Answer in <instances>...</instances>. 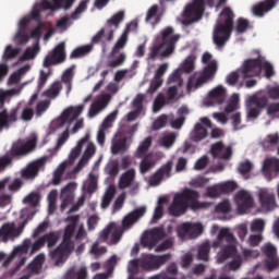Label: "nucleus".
Returning <instances> with one entry per match:
<instances>
[{
  "label": "nucleus",
  "mask_w": 279,
  "mask_h": 279,
  "mask_svg": "<svg viewBox=\"0 0 279 279\" xmlns=\"http://www.w3.org/2000/svg\"><path fill=\"white\" fill-rule=\"evenodd\" d=\"M93 51V46L86 45L75 48L71 54L70 60H77V58H84V56H88Z\"/></svg>",
  "instance_id": "nucleus-43"
},
{
  "label": "nucleus",
  "mask_w": 279,
  "mask_h": 279,
  "mask_svg": "<svg viewBox=\"0 0 279 279\" xmlns=\"http://www.w3.org/2000/svg\"><path fill=\"white\" fill-rule=\"evenodd\" d=\"M173 170V161L169 160L162 165L150 178V186H160L162 180L171 178V171Z\"/></svg>",
  "instance_id": "nucleus-19"
},
{
  "label": "nucleus",
  "mask_w": 279,
  "mask_h": 279,
  "mask_svg": "<svg viewBox=\"0 0 279 279\" xmlns=\"http://www.w3.org/2000/svg\"><path fill=\"white\" fill-rule=\"evenodd\" d=\"M217 69H219L217 61H211L209 64H207V66L203 69L199 77L196 78L194 88H201V86L207 84L209 80H213V77H215V74L217 73Z\"/></svg>",
  "instance_id": "nucleus-26"
},
{
  "label": "nucleus",
  "mask_w": 279,
  "mask_h": 279,
  "mask_svg": "<svg viewBox=\"0 0 279 279\" xmlns=\"http://www.w3.org/2000/svg\"><path fill=\"white\" fill-rule=\"evenodd\" d=\"M118 114L119 110H114L102 121L97 133V141L99 145L104 146L106 143V131L109 130V128H112V123L117 120Z\"/></svg>",
  "instance_id": "nucleus-27"
},
{
  "label": "nucleus",
  "mask_w": 279,
  "mask_h": 279,
  "mask_svg": "<svg viewBox=\"0 0 279 279\" xmlns=\"http://www.w3.org/2000/svg\"><path fill=\"white\" fill-rule=\"evenodd\" d=\"M12 158L4 154L3 156H0V173H4V171H8L10 167H12Z\"/></svg>",
  "instance_id": "nucleus-59"
},
{
  "label": "nucleus",
  "mask_w": 279,
  "mask_h": 279,
  "mask_svg": "<svg viewBox=\"0 0 279 279\" xmlns=\"http://www.w3.org/2000/svg\"><path fill=\"white\" fill-rule=\"evenodd\" d=\"M29 71V65H24L20 68L16 72H13L9 77V84H19L21 82V78L25 73Z\"/></svg>",
  "instance_id": "nucleus-48"
},
{
  "label": "nucleus",
  "mask_w": 279,
  "mask_h": 279,
  "mask_svg": "<svg viewBox=\"0 0 279 279\" xmlns=\"http://www.w3.org/2000/svg\"><path fill=\"white\" fill-rule=\"evenodd\" d=\"M220 186V193L221 195H226L228 193H232L233 191H236V182L234 181H227L225 183L218 184Z\"/></svg>",
  "instance_id": "nucleus-55"
},
{
  "label": "nucleus",
  "mask_w": 279,
  "mask_h": 279,
  "mask_svg": "<svg viewBox=\"0 0 279 279\" xmlns=\"http://www.w3.org/2000/svg\"><path fill=\"white\" fill-rule=\"evenodd\" d=\"M38 51H40V45L38 43L34 44L33 47H27L23 56L20 57V62H25V60H33V58L38 56Z\"/></svg>",
  "instance_id": "nucleus-42"
},
{
  "label": "nucleus",
  "mask_w": 279,
  "mask_h": 279,
  "mask_svg": "<svg viewBox=\"0 0 279 279\" xmlns=\"http://www.w3.org/2000/svg\"><path fill=\"white\" fill-rule=\"evenodd\" d=\"M36 137H33L28 141L17 140L14 142L9 151L5 153L9 158H11V162L14 161V158H23V156H27L31 151L36 149Z\"/></svg>",
  "instance_id": "nucleus-10"
},
{
  "label": "nucleus",
  "mask_w": 279,
  "mask_h": 279,
  "mask_svg": "<svg viewBox=\"0 0 279 279\" xmlns=\"http://www.w3.org/2000/svg\"><path fill=\"white\" fill-rule=\"evenodd\" d=\"M199 121L190 133L193 143H202L208 136V128H213V122L207 117L201 118Z\"/></svg>",
  "instance_id": "nucleus-15"
},
{
  "label": "nucleus",
  "mask_w": 279,
  "mask_h": 279,
  "mask_svg": "<svg viewBox=\"0 0 279 279\" xmlns=\"http://www.w3.org/2000/svg\"><path fill=\"white\" fill-rule=\"evenodd\" d=\"M232 210L230 205V201H222L216 206V213H222L223 215H228Z\"/></svg>",
  "instance_id": "nucleus-64"
},
{
  "label": "nucleus",
  "mask_w": 279,
  "mask_h": 279,
  "mask_svg": "<svg viewBox=\"0 0 279 279\" xmlns=\"http://www.w3.org/2000/svg\"><path fill=\"white\" fill-rule=\"evenodd\" d=\"M209 97L213 101H216L219 106L226 101V88L223 86H217L209 92Z\"/></svg>",
  "instance_id": "nucleus-38"
},
{
  "label": "nucleus",
  "mask_w": 279,
  "mask_h": 279,
  "mask_svg": "<svg viewBox=\"0 0 279 279\" xmlns=\"http://www.w3.org/2000/svg\"><path fill=\"white\" fill-rule=\"evenodd\" d=\"M142 245L144 247H148V250H154L156 245H158L157 240L149 234V232L146 233V235L142 239Z\"/></svg>",
  "instance_id": "nucleus-57"
},
{
  "label": "nucleus",
  "mask_w": 279,
  "mask_h": 279,
  "mask_svg": "<svg viewBox=\"0 0 279 279\" xmlns=\"http://www.w3.org/2000/svg\"><path fill=\"white\" fill-rule=\"evenodd\" d=\"M248 28H250V21H247L243 17H239L238 19V24L235 26V31L239 34H245V32H247Z\"/></svg>",
  "instance_id": "nucleus-61"
},
{
  "label": "nucleus",
  "mask_w": 279,
  "mask_h": 279,
  "mask_svg": "<svg viewBox=\"0 0 279 279\" xmlns=\"http://www.w3.org/2000/svg\"><path fill=\"white\" fill-rule=\"evenodd\" d=\"M126 149H128V138L125 137L113 142L111 146V151L114 156H117L118 154H125Z\"/></svg>",
  "instance_id": "nucleus-46"
},
{
  "label": "nucleus",
  "mask_w": 279,
  "mask_h": 279,
  "mask_svg": "<svg viewBox=\"0 0 279 279\" xmlns=\"http://www.w3.org/2000/svg\"><path fill=\"white\" fill-rule=\"evenodd\" d=\"M49 106H51V101L49 100L39 101L36 106V117H43L44 112L49 110Z\"/></svg>",
  "instance_id": "nucleus-62"
},
{
  "label": "nucleus",
  "mask_w": 279,
  "mask_h": 279,
  "mask_svg": "<svg viewBox=\"0 0 279 279\" xmlns=\"http://www.w3.org/2000/svg\"><path fill=\"white\" fill-rule=\"evenodd\" d=\"M112 100V95L110 94H104L100 95L90 106L89 108V117H97L101 110L108 107V104Z\"/></svg>",
  "instance_id": "nucleus-29"
},
{
  "label": "nucleus",
  "mask_w": 279,
  "mask_h": 279,
  "mask_svg": "<svg viewBox=\"0 0 279 279\" xmlns=\"http://www.w3.org/2000/svg\"><path fill=\"white\" fill-rule=\"evenodd\" d=\"M49 80V75L45 73V71L40 72L39 78H38V84H37V93L33 94L29 100V104H34L36 99H38V94L43 88H45V84H47V81Z\"/></svg>",
  "instance_id": "nucleus-44"
},
{
  "label": "nucleus",
  "mask_w": 279,
  "mask_h": 279,
  "mask_svg": "<svg viewBox=\"0 0 279 279\" xmlns=\"http://www.w3.org/2000/svg\"><path fill=\"white\" fill-rule=\"evenodd\" d=\"M263 172L265 175H271V173H279V159L267 158L264 160Z\"/></svg>",
  "instance_id": "nucleus-34"
},
{
  "label": "nucleus",
  "mask_w": 279,
  "mask_h": 279,
  "mask_svg": "<svg viewBox=\"0 0 279 279\" xmlns=\"http://www.w3.org/2000/svg\"><path fill=\"white\" fill-rule=\"evenodd\" d=\"M60 90H62V84H60V82H54L44 92V97H47L48 99H56V97L60 95Z\"/></svg>",
  "instance_id": "nucleus-47"
},
{
  "label": "nucleus",
  "mask_w": 279,
  "mask_h": 279,
  "mask_svg": "<svg viewBox=\"0 0 279 279\" xmlns=\"http://www.w3.org/2000/svg\"><path fill=\"white\" fill-rule=\"evenodd\" d=\"M208 182H210V179L206 177H196L190 181V186H193V189H204Z\"/></svg>",
  "instance_id": "nucleus-56"
},
{
  "label": "nucleus",
  "mask_w": 279,
  "mask_h": 279,
  "mask_svg": "<svg viewBox=\"0 0 279 279\" xmlns=\"http://www.w3.org/2000/svg\"><path fill=\"white\" fill-rule=\"evenodd\" d=\"M70 223L65 227L63 232L62 242L57 248L50 252V257L54 260L56 265H62L69 258V254L75 250V242L72 240L75 234V228L80 221V216L68 217Z\"/></svg>",
  "instance_id": "nucleus-4"
},
{
  "label": "nucleus",
  "mask_w": 279,
  "mask_h": 279,
  "mask_svg": "<svg viewBox=\"0 0 279 279\" xmlns=\"http://www.w3.org/2000/svg\"><path fill=\"white\" fill-rule=\"evenodd\" d=\"M19 53H21V48H14L12 45H8L2 54V59L4 62H8V60H14V58H17Z\"/></svg>",
  "instance_id": "nucleus-49"
},
{
  "label": "nucleus",
  "mask_w": 279,
  "mask_h": 279,
  "mask_svg": "<svg viewBox=\"0 0 279 279\" xmlns=\"http://www.w3.org/2000/svg\"><path fill=\"white\" fill-rule=\"evenodd\" d=\"M88 141H90V134H86L83 138L78 141L76 147H74L70 153V162H74V160H77V158H80V154H82V147H84V145H86Z\"/></svg>",
  "instance_id": "nucleus-36"
},
{
  "label": "nucleus",
  "mask_w": 279,
  "mask_h": 279,
  "mask_svg": "<svg viewBox=\"0 0 279 279\" xmlns=\"http://www.w3.org/2000/svg\"><path fill=\"white\" fill-rule=\"evenodd\" d=\"M41 241H44V245L47 243V247L51 250V247H56V245H58L60 234H58L56 231H50L41 236Z\"/></svg>",
  "instance_id": "nucleus-39"
},
{
  "label": "nucleus",
  "mask_w": 279,
  "mask_h": 279,
  "mask_svg": "<svg viewBox=\"0 0 279 279\" xmlns=\"http://www.w3.org/2000/svg\"><path fill=\"white\" fill-rule=\"evenodd\" d=\"M66 44L64 41H61L58 46L52 49L51 52H49L45 60H44V66L45 69H49V66H56V64H62L64 60H66Z\"/></svg>",
  "instance_id": "nucleus-12"
},
{
  "label": "nucleus",
  "mask_w": 279,
  "mask_h": 279,
  "mask_svg": "<svg viewBox=\"0 0 279 279\" xmlns=\"http://www.w3.org/2000/svg\"><path fill=\"white\" fill-rule=\"evenodd\" d=\"M41 247H45V242L43 238H39L33 244H32V240L27 239V240H24L21 246H16L13 250V256H19L21 254H36V252H39Z\"/></svg>",
  "instance_id": "nucleus-21"
},
{
  "label": "nucleus",
  "mask_w": 279,
  "mask_h": 279,
  "mask_svg": "<svg viewBox=\"0 0 279 279\" xmlns=\"http://www.w3.org/2000/svg\"><path fill=\"white\" fill-rule=\"evenodd\" d=\"M126 58L128 57L125 56V53L121 52L116 59L108 62V66H110V69L123 66V64H125Z\"/></svg>",
  "instance_id": "nucleus-58"
},
{
  "label": "nucleus",
  "mask_w": 279,
  "mask_h": 279,
  "mask_svg": "<svg viewBox=\"0 0 279 279\" xmlns=\"http://www.w3.org/2000/svg\"><path fill=\"white\" fill-rule=\"evenodd\" d=\"M162 41L160 45L153 46L148 60H156V58H169L175 51V43L180 40V35H173V28L167 27L161 32Z\"/></svg>",
  "instance_id": "nucleus-6"
},
{
  "label": "nucleus",
  "mask_w": 279,
  "mask_h": 279,
  "mask_svg": "<svg viewBox=\"0 0 279 279\" xmlns=\"http://www.w3.org/2000/svg\"><path fill=\"white\" fill-rule=\"evenodd\" d=\"M260 58L245 60L240 73L244 80L247 77H258L260 75Z\"/></svg>",
  "instance_id": "nucleus-20"
},
{
  "label": "nucleus",
  "mask_w": 279,
  "mask_h": 279,
  "mask_svg": "<svg viewBox=\"0 0 279 279\" xmlns=\"http://www.w3.org/2000/svg\"><path fill=\"white\" fill-rule=\"evenodd\" d=\"M154 167H156V160L147 155L146 157H143L142 161L140 162V173H142V175H145V173L151 171Z\"/></svg>",
  "instance_id": "nucleus-41"
},
{
  "label": "nucleus",
  "mask_w": 279,
  "mask_h": 279,
  "mask_svg": "<svg viewBox=\"0 0 279 279\" xmlns=\"http://www.w3.org/2000/svg\"><path fill=\"white\" fill-rule=\"evenodd\" d=\"M260 71H265V77H267V80H270V77H274L276 75L274 65L269 61H264L263 59H260Z\"/></svg>",
  "instance_id": "nucleus-53"
},
{
  "label": "nucleus",
  "mask_w": 279,
  "mask_h": 279,
  "mask_svg": "<svg viewBox=\"0 0 279 279\" xmlns=\"http://www.w3.org/2000/svg\"><path fill=\"white\" fill-rule=\"evenodd\" d=\"M116 194H117V187H114V185H109L102 197L101 208L104 209L108 208V206H110V203L114 198Z\"/></svg>",
  "instance_id": "nucleus-45"
},
{
  "label": "nucleus",
  "mask_w": 279,
  "mask_h": 279,
  "mask_svg": "<svg viewBox=\"0 0 279 279\" xmlns=\"http://www.w3.org/2000/svg\"><path fill=\"white\" fill-rule=\"evenodd\" d=\"M168 84L169 86H177L182 87V84H184V81L182 80L181 70H175L169 77H168Z\"/></svg>",
  "instance_id": "nucleus-51"
},
{
  "label": "nucleus",
  "mask_w": 279,
  "mask_h": 279,
  "mask_svg": "<svg viewBox=\"0 0 279 279\" xmlns=\"http://www.w3.org/2000/svg\"><path fill=\"white\" fill-rule=\"evenodd\" d=\"M211 247L214 250H220V252L217 254L218 263H226V260L229 258H233L225 266L226 270L238 271V269H241V265H243V257L238 255L236 238L234 236V233L230 231V229H220L216 240L211 244Z\"/></svg>",
  "instance_id": "nucleus-1"
},
{
  "label": "nucleus",
  "mask_w": 279,
  "mask_h": 279,
  "mask_svg": "<svg viewBox=\"0 0 279 279\" xmlns=\"http://www.w3.org/2000/svg\"><path fill=\"white\" fill-rule=\"evenodd\" d=\"M235 204L238 215H245L247 210L254 208V197L245 190H241L235 194Z\"/></svg>",
  "instance_id": "nucleus-18"
},
{
  "label": "nucleus",
  "mask_w": 279,
  "mask_h": 279,
  "mask_svg": "<svg viewBox=\"0 0 279 279\" xmlns=\"http://www.w3.org/2000/svg\"><path fill=\"white\" fill-rule=\"evenodd\" d=\"M5 99H8L7 93L0 94V132H3L4 128H10L11 123L19 121V107L12 108L10 111L4 109Z\"/></svg>",
  "instance_id": "nucleus-11"
},
{
  "label": "nucleus",
  "mask_w": 279,
  "mask_h": 279,
  "mask_svg": "<svg viewBox=\"0 0 279 279\" xmlns=\"http://www.w3.org/2000/svg\"><path fill=\"white\" fill-rule=\"evenodd\" d=\"M206 195H207V197H211V198L220 197L221 189H220L219 184L207 186L206 187Z\"/></svg>",
  "instance_id": "nucleus-63"
},
{
  "label": "nucleus",
  "mask_w": 279,
  "mask_h": 279,
  "mask_svg": "<svg viewBox=\"0 0 279 279\" xmlns=\"http://www.w3.org/2000/svg\"><path fill=\"white\" fill-rule=\"evenodd\" d=\"M205 5V0H193L192 3L187 4L182 13V25L189 26L197 23L204 14Z\"/></svg>",
  "instance_id": "nucleus-9"
},
{
  "label": "nucleus",
  "mask_w": 279,
  "mask_h": 279,
  "mask_svg": "<svg viewBox=\"0 0 279 279\" xmlns=\"http://www.w3.org/2000/svg\"><path fill=\"white\" fill-rule=\"evenodd\" d=\"M56 202H58V191L52 190L48 194V215L56 213Z\"/></svg>",
  "instance_id": "nucleus-52"
},
{
  "label": "nucleus",
  "mask_w": 279,
  "mask_h": 279,
  "mask_svg": "<svg viewBox=\"0 0 279 279\" xmlns=\"http://www.w3.org/2000/svg\"><path fill=\"white\" fill-rule=\"evenodd\" d=\"M12 234H14V222L4 223L0 228V236L4 243H7L9 236H12Z\"/></svg>",
  "instance_id": "nucleus-50"
},
{
  "label": "nucleus",
  "mask_w": 279,
  "mask_h": 279,
  "mask_svg": "<svg viewBox=\"0 0 279 279\" xmlns=\"http://www.w3.org/2000/svg\"><path fill=\"white\" fill-rule=\"evenodd\" d=\"M210 203L199 202V192L191 189H185L182 193L174 196L172 204L169 207L172 217H181L189 208L192 210H202L208 208Z\"/></svg>",
  "instance_id": "nucleus-2"
},
{
  "label": "nucleus",
  "mask_w": 279,
  "mask_h": 279,
  "mask_svg": "<svg viewBox=\"0 0 279 279\" xmlns=\"http://www.w3.org/2000/svg\"><path fill=\"white\" fill-rule=\"evenodd\" d=\"M258 199L262 209L266 213H271L276 208V195L267 189L258 191Z\"/></svg>",
  "instance_id": "nucleus-25"
},
{
  "label": "nucleus",
  "mask_w": 279,
  "mask_h": 279,
  "mask_svg": "<svg viewBox=\"0 0 279 279\" xmlns=\"http://www.w3.org/2000/svg\"><path fill=\"white\" fill-rule=\"evenodd\" d=\"M75 0H43L38 8L40 10H50L51 12H57V10H71L73 8Z\"/></svg>",
  "instance_id": "nucleus-23"
},
{
  "label": "nucleus",
  "mask_w": 279,
  "mask_h": 279,
  "mask_svg": "<svg viewBox=\"0 0 279 279\" xmlns=\"http://www.w3.org/2000/svg\"><path fill=\"white\" fill-rule=\"evenodd\" d=\"M144 101H145V95L137 94L136 97L132 101V106H133L134 110L130 111L126 114L128 121H136V119H138V116L141 114V112H143V102Z\"/></svg>",
  "instance_id": "nucleus-31"
},
{
  "label": "nucleus",
  "mask_w": 279,
  "mask_h": 279,
  "mask_svg": "<svg viewBox=\"0 0 279 279\" xmlns=\"http://www.w3.org/2000/svg\"><path fill=\"white\" fill-rule=\"evenodd\" d=\"M119 189L125 191V189H131V195H136L138 193V182H136V170L131 168L123 172L119 179Z\"/></svg>",
  "instance_id": "nucleus-13"
},
{
  "label": "nucleus",
  "mask_w": 279,
  "mask_h": 279,
  "mask_svg": "<svg viewBox=\"0 0 279 279\" xmlns=\"http://www.w3.org/2000/svg\"><path fill=\"white\" fill-rule=\"evenodd\" d=\"M265 109L268 117H275V114H279V102L269 104L267 95L250 96L246 100V119H258Z\"/></svg>",
  "instance_id": "nucleus-5"
},
{
  "label": "nucleus",
  "mask_w": 279,
  "mask_h": 279,
  "mask_svg": "<svg viewBox=\"0 0 279 279\" xmlns=\"http://www.w3.org/2000/svg\"><path fill=\"white\" fill-rule=\"evenodd\" d=\"M210 151L214 158H219L220 160H230L232 158V147H226L223 142L213 144Z\"/></svg>",
  "instance_id": "nucleus-30"
},
{
  "label": "nucleus",
  "mask_w": 279,
  "mask_h": 279,
  "mask_svg": "<svg viewBox=\"0 0 279 279\" xmlns=\"http://www.w3.org/2000/svg\"><path fill=\"white\" fill-rule=\"evenodd\" d=\"M262 252L266 256V267L268 271H274L279 267L278 250L274 244L267 243L262 246Z\"/></svg>",
  "instance_id": "nucleus-22"
},
{
  "label": "nucleus",
  "mask_w": 279,
  "mask_h": 279,
  "mask_svg": "<svg viewBox=\"0 0 279 279\" xmlns=\"http://www.w3.org/2000/svg\"><path fill=\"white\" fill-rule=\"evenodd\" d=\"M204 232L202 223L185 222L177 229V234L182 241L186 239H197Z\"/></svg>",
  "instance_id": "nucleus-14"
},
{
  "label": "nucleus",
  "mask_w": 279,
  "mask_h": 279,
  "mask_svg": "<svg viewBox=\"0 0 279 279\" xmlns=\"http://www.w3.org/2000/svg\"><path fill=\"white\" fill-rule=\"evenodd\" d=\"M75 189H77V184L70 182L68 183L61 191V210H65L66 206H71L73 201L75 199Z\"/></svg>",
  "instance_id": "nucleus-28"
},
{
  "label": "nucleus",
  "mask_w": 279,
  "mask_h": 279,
  "mask_svg": "<svg viewBox=\"0 0 279 279\" xmlns=\"http://www.w3.org/2000/svg\"><path fill=\"white\" fill-rule=\"evenodd\" d=\"M171 260V254L167 253L163 255H149L146 259L142 260L141 267L144 271H155L160 269L162 265H166Z\"/></svg>",
  "instance_id": "nucleus-16"
},
{
  "label": "nucleus",
  "mask_w": 279,
  "mask_h": 279,
  "mask_svg": "<svg viewBox=\"0 0 279 279\" xmlns=\"http://www.w3.org/2000/svg\"><path fill=\"white\" fill-rule=\"evenodd\" d=\"M198 258L199 260H208L210 258V242L203 243L198 247Z\"/></svg>",
  "instance_id": "nucleus-54"
},
{
  "label": "nucleus",
  "mask_w": 279,
  "mask_h": 279,
  "mask_svg": "<svg viewBox=\"0 0 279 279\" xmlns=\"http://www.w3.org/2000/svg\"><path fill=\"white\" fill-rule=\"evenodd\" d=\"M234 11L230 7H226L219 14V22L216 24L213 33V41L216 49H223L234 32Z\"/></svg>",
  "instance_id": "nucleus-3"
},
{
  "label": "nucleus",
  "mask_w": 279,
  "mask_h": 279,
  "mask_svg": "<svg viewBox=\"0 0 279 279\" xmlns=\"http://www.w3.org/2000/svg\"><path fill=\"white\" fill-rule=\"evenodd\" d=\"M195 70V59L193 57H187L183 62V65L180 71L183 73H193Z\"/></svg>",
  "instance_id": "nucleus-60"
},
{
  "label": "nucleus",
  "mask_w": 279,
  "mask_h": 279,
  "mask_svg": "<svg viewBox=\"0 0 279 279\" xmlns=\"http://www.w3.org/2000/svg\"><path fill=\"white\" fill-rule=\"evenodd\" d=\"M82 112H84V105L66 108L59 118L60 125H71L73 121L80 118Z\"/></svg>",
  "instance_id": "nucleus-24"
},
{
  "label": "nucleus",
  "mask_w": 279,
  "mask_h": 279,
  "mask_svg": "<svg viewBox=\"0 0 279 279\" xmlns=\"http://www.w3.org/2000/svg\"><path fill=\"white\" fill-rule=\"evenodd\" d=\"M276 1L278 0H264L252 8L254 16H265L267 12L276 8Z\"/></svg>",
  "instance_id": "nucleus-32"
},
{
  "label": "nucleus",
  "mask_w": 279,
  "mask_h": 279,
  "mask_svg": "<svg viewBox=\"0 0 279 279\" xmlns=\"http://www.w3.org/2000/svg\"><path fill=\"white\" fill-rule=\"evenodd\" d=\"M145 213H147V207H138L128 214L122 220V227L116 225V227L112 228L109 245H117L123 238V231L130 230L141 217L145 216Z\"/></svg>",
  "instance_id": "nucleus-7"
},
{
  "label": "nucleus",
  "mask_w": 279,
  "mask_h": 279,
  "mask_svg": "<svg viewBox=\"0 0 279 279\" xmlns=\"http://www.w3.org/2000/svg\"><path fill=\"white\" fill-rule=\"evenodd\" d=\"M45 263V254L37 255L32 263L28 264L27 269H29L31 276H38L40 269H43V264Z\"/></svg>",
  "instance_id": "nucleus-35"
},
{
  "label": "nucleus",
  "mask_w": 279,
  "mask_h": 279,
  "mask_svg": "<svg viewBox=\"0 0 279 279\" xmlns=\"http://www.w3.org/2000/svg\"><path fill=\"white\" fill-rule=\"evenodd\" d=\"M47 165V156L40 157L39 159L31 162L25 169L21 171L23 180H35L40 171H45Z\"/></svg>",
  "instance_id": "nucleus-17"
},
{
  "label": "nucleus",
  "mask_w": 279,
  "mask_h": 279,
  "mask_svg": "<svg viewBox=\"0 0 279 279\" xmlns=\"http://www.w3.org/2000/svg\"><path fill=\"white\" fill-rule=\"evenodd\" d=\"M149 147H151V137H146L137 147L134 156L135 158H145L147 157V151H149Z\"/></svg>",
  "instance_id": "nucleus-40"
},
{
  "label": "nucleus",
  "mask_w": 279,
  "mask_h": 279,
  "mask_svg": "<svg viewBox=\"0 0 279 279\" xmlns=\"http://www.w3.org/2000/svg\"><path fill=\"white\" fill-rule=\"evenodd\" d=\"M128 36H130V24L126 25L124 32L122 33L120 38L114 44L112 51H111L112 56H114V53H119V51H121V49H124L125 45H128Z\"/></svg>",
  "instance_id": "nucleus-37"
},
{
  "label": "nucleus",
  "mask_w": 279,
  "mask_h": 279,
  "mask_svg": "<svg viewBox=\"0 0 279 279\" xmlns=\"http://www.w3.org/2000/svg\"><path fill=\"white\" fill-rule=\"evenodd\" d=\"M88 278V268L81 267L77 268L72 266L70 269L66 270L64 275V279H87Z\"/></svg>",
  "instance_id": "nucleus-33"
},
{
  "label": "nucleus",
  "mask_w": 279,
  "mask_h": 279,
  "mask_svg": "<svg viewBox=\"0 0 279 279\" xmlns=\"http://www.w3.org/2000/svg\"><path fill=\"white\" fill-rule=\"evenodd\" d=\"M123 19H125V12L119 11L118 13L113 14L111 19L107 21L106 28H101L93 38L92 45H99V43H104V38L107 43H110L114 38V31L121 25Z\"/></svg>",
  "instance_id": "nucleus-8"
}]
</instances>
